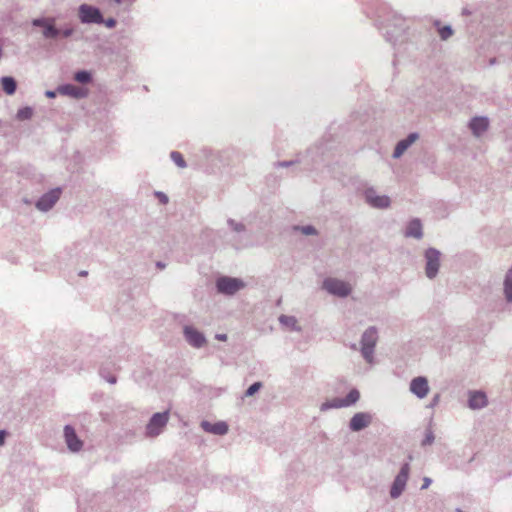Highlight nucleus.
Instances as JSON below:
<instances>
[{"mask_svg":"<svg viewBox=\"0 0 512 512\" xmlns=\"http://www.w3.org/2000/svg\"><path fill=\"white\" fill-rule=\"evenodd\" d=\"M323 288L330 294L345 297L351 292V286L336 278H327L323 282Z\"/></svg>","mask_w":512,"mask_h":512,"instance_id":"obj_1","label":"nucleus"},{"mask_svg":"<svg viewBox=\"0 0 512 512\" xmlns=\"http://www.w3.org/2000/svg\"><path fill=\"white\" fill-rule=\"evenodd\" d=\"M377 341V331L374 328L367 329L362 337V354L371 363L373 359V348Z\"/></svg>","mask_w":512,"mask_h":512,"instance_id":"obj_2","label":"nucleus"},{"mask_svg":"<svg viewBox=\"0 0 512 512\" xmlns=\"http://www.w3.org/2000/svg\"><path fill=\"white\" fill-rule=\"evenodd\" d=\"M360 398V393L356 389H352L345 399L334 398L331 401L325 402L321 406V410H326L330 408H341L348 407L355 404Z\"/></svg>","mask_w":512,"mask_h":512,"instance_id":"obj_3","label":"nucleus"},{"mask_svg":"<svg viewBox=\"0 0 512 512\" xmlns=\"http://www.w3.org/2000/svg\"><path fill=\"white\" fill-rule=\"evenodd\" d=\"M79 18L82 23L102 24L104 22L100 10L87 4H82L79 7Z\"/></svg>","mask_w":512,"mask_h":512,"instance_id":"obj_4","label":"nucleus"},{"mask_svg":"<svg viewBox=\"0 0 512 512\" xmlns=\"http://www.w3.org/2000/svg\"><path fill=\"white\" fill-rule=\"evenodd\" d=\"M409 472H410V466H409V464L406 463L401 467V470H400L399 474L396 476L394 483L391 487L390 494H391L392 498H397L404 490V488L406 486V482L409 477Z\"/></svg>","mask_w":512,"mask_h":512,"instance_id":"obj_5","label":"nucleus"},{"mask_svg":"<svg viewBox=\"0 0 512 512\" xmlns=\"http://www.w3.org/2000/svg\"><path fill=\"white\" fill-rule=\"evenodd\" d=\"M244 287V283L237 278L222 277L217 280L219 292L225 294H234Z\"/></svg>","mask_w":512,"mask_h":512,"instance_id":"obj_6","label":"nucleus"},{"mask_svg":"<svg viewBox=\"0 0 512 512\" xmlns=\"http://www.w3.org/2000/svg\"><path fill=\"white\" fill-rule=\"evenodd\" d=\"M426 257V275L429 278L436 276L440 265V253L435 249H428L425 253Z\"/></svg>","mask_w":512,"mask_h":512,"instance_id":"obj_7","label":"nucleus"},{"mask_svg":"<svg viewBox=\"0 0 512 512\" xmlns=\"http://www.w3.org/2000/svg\"><path fill=\"white\" fill-rule=\"evenodd\" d=\"M168 422V412L164 413H156L151 418L149 424L147 425V434L149 436H157L160 434L162 428Z\"/></svg>","mask_w":512,"mask_h":512,"instance_id":"obj_8","label":"nucleus"},{"mask_svg":"<svg viewBox=\"0 0 512 512\" xmlns=\"http://www.w3.org/2000/svg\"><path fill=\"white\" fill-rule=\"evenodd\" d=\"M61 194L60 189H54L43 195L37 202L36 206L42 211H47L57 202Z\"/></svg>","mask_w":512,"mask_h":512,"instance_id":"obj_9","label":"nucleus"},{"mask_svg":"<svg viewBox=\"0 0 512 512\" xmlns=\"http://www.w3.org/2000/svg\"><path fill=\"white\" fill-rule=\"evenodd\" d=\"M65 441L68 448L73 452H78L83 446V442L77 437L73 427L67 425L64 428Z\"/></svg>","mask_w":512,"mask_h":512,"instance_id":"obj_10","label":"nucleus"},{"mask_svg":"<svg viewBox=\"0 0 512 512\" xmlns=\"http://www.w3.org/2000/svg\"><path fill=\"white\" fill-rule=\"evenodd\" d=\"M33 25L43 27V35L46 38H55L59 34V31L55 28V20L53 18L35 19Z\"/></svg>","mask_w":512,"mask_h":512,"instance_id":"obj_11","label":"nucleus"},{"mask_svg":"<svg viewBox=\"0 0 512 512\" xmlns=\"http://www.w3.org/2000/svg\"><path fill=\"white\" fill-rule=\"evenodd\" d=\"M410 390L419 398H424L429 392L428 381L424 377H416L411 381Z\"/></svg>","mask_w":512,"mask_h":512,"instance_id":"obj_12","label":"nucleus"},{"mask_svg":"<svg viewBox=\"0 0 512 512\" xmlns=\"http://www.w3.org/2000/svg\"><path fill=\"white\" fill-rule=\"evenodd\" d=\"M371 415L368 413H356L350 420V429L352 431H360L371 423Z\"/></svg>","mask_w":512,"mask_h":512,"instance_id":"obj_13","label":"nucleus"},{"mask_svg":"<svg viewBox=\"0 0 512 512\" xmlns=\"http://www.w3.org/2000/svg\"><path fill=\"white\" fill-rule=\"evenodd\" d=\"M366 201L375 208H386L390 205L389 197L385 195H376L373 190L366 192Z\"/></svg>","mask_w":512,"mask_h":512,"instance_id":"obj_14","label":"nucleus"},{"mask_svg":"<svg viewBox=\"0 0 512 512\" xmlns=\"http://www.w3.org/2000/svg\"><path fill=\"white\" fill-rule=\"evenodd\" d=\"M185 337L187 341L194 347H201L205 343V338L203 334L199 331L195 330L192 327H185L184 329Z\"/></svg>","mask_w":512,"mask_h":512,"instance_id":"obj_15","label":"nucleus"},{"mask_svg":"<svg viewBox=\"0 0 512 512\" xmlns=\"http://www.w3.org/2000/svg\"><path fill=\"white\" fill-rule=\"evenodd\" d=\"M201 426L206 432L216 434V435H224L228 432V425L224 421H219L216 423H210L208 421H203Z\"/></svg>","mask_w":512,"mask_h":512,"instance_id":"obj_16","label":"nucleus"},{"mask_svg":"<svg viewBox=\"0 0 512 512\" xmlns=\"http://www.w3.org/2000/svg\"><path fill=\"white\" fill-rule=\"evenodd\" d=\"M487 405V397L485 393L474 391L470 393L469 407L471 409H479Z\"/></svg>","mask_w":512,"mask_h":512,"instance_id":"obj_17","label":"nucleus"},{"mask_svg":"<svg viewBox=\"0 0 512 512\" xmlns=\"http://www.w3.org/2000/svg\"><path fill=\"white\" fill-rule=\"evenodd\" d=\"M417 138L418 135L416 133H412L406 139L400 141L394 150L393 156L395 158L400 157L407 150V148L417 140Z\"/></svg>","mask_w":512,"mask_h":512,"instance_id":"obj_18","label":"nucleus"},{"mask_svg":"<svg viewBox=\"0 0 512 512\" xmlns=\"http://www.w3.org/2000/svg\"><path fill=\"white\" fill-rule=\"evenodd\" d=\"M59 92L74 98H83L87 95V91L74 85H65L59 88Z\"/></svg>","mask_w":512,"mask_h":512,"instance_id":"obj_19","label":"nucleus"},{"mask_svg":"<svg viewBox=\"0 0 512 512\" xmlns=\"http://www.w3.org/2000/svg\"><path fill=\"white\" fill-rule=\"evenodd\" d=\"M470 128L476 136L487 130L488 119L484 117H475L470 122Z\"/></svg>","mask_w":512,"mask_h":512,"instance_id":"obj_20","label":"nucleus"},{"mask_svg":"<svg viewBox=\"0 0 512 512\" xmlns=\"http://www.w3.org/2000/svg\"><path fill=\"white\" fill-rule=\"evenodd\" d=\"M405 236L418 239L422 237V225L418 219H414L408 224Z\"/></svg>","mask_w":512,"mask_h":512,"instance_id":"obj_21","label":"nucleus"},{"mask_svg":"<svg viewBox=\"0 0 512 512\" xmlns=\"http://www.w3.org/2000/svg\"><path fill=\"white\" fill-rule=\"evenodd\" d=\"M1 84L4 92L8 95H12L16 91V81L12 77H3Z\"/></svg>","mask_w":512,"mask_h":512,"instance_id":"obj_22","label":"nucleus"},{"mask_svg":"<svg viewBox=\"0 0 512 512\" xmlns=\"http://www.w3.org/2000/svg\"><path fill=\"white\" fill-rule=\"evenodd\" d=\"M504 292L506 298L511 301L512 300V269L507 272L505 282H504Z\"/></svg>","mask_w":512,"mask_h":512,"instance_id":"obj_23","label":"nucleus"},{"mask_svg":"<svg viewBox=\"0 0 512 512\" xmlns=\"http://www.w3.org/2000/svg\"><path fill=\"white\" fill-rule=\"evenodd\" d=\"M279 321H280L281 324H283L284 326H286V327H288L290 329H296L297 320L293 316L282 315L279 318Z\"/></svg>","mask_w":512,"mask_h":512,"instance_id":"obj_24","label":"nucleus"},{"mask_svg":"<svg viewBox=\"0 0 512 512\" xmlns=\"http://www.w3.org/2000/svg\"><path fill=\"white\" fill-rule=\"evenodd\" d=\"M33 115V110L30 107H24L17 112L18 120H27L30 119Z\"/></svg>","mask_w":512,"mask_h":512,"instance_id":"obj_25","label":"nucleus"},{"mask_svg":"<svg viewBox=\"0 0 512 512\" xmlns=\"http://www.w3.org/2000/svg\"><path fill=\"white\" fill-rule=\"evenodd\" d=\"M74 79L80 83H88L91 80V75L87 71H79L75 74Z\"/></svg>","mask_w":512,"mask_h":512,"instance_id":"obj_26","label":"nucleus"},{"mask_svg":"<svg viewBox=\"0 0 512 512\" xmlns=\"http://www.w3.org/2000/svg\"><path fill=\"white\" fill-rule=\"evenodd\" d=\"M171 159L180 168H184L186 166V163H185V160H184L182 154L177 151H174L171 153Z\"/></svg>","mask_w":512,"mask_h":512,"instance_id":"obj_27","label":"nucleus"},{"mask_svg":"<svg viewBox=\"0 0 512 512\" xmlns=\"http://www.w3.org/2000/svg\"><path fill=\"white\" fill-rule=\"evenodd\" d=\"M438 32H439V35H440L442 40L448 39L453 34V31H452L451 27H449V26L441 27L438 30Z\"/></svg>","mask_w":512,"mask_h":512,"instance_id":"obj_28","label":"nucleus"},{"mask_svg":"<svg viewBox=\"0 0 512 512\" xmlns=\"http://www.w3.org/2000/svg\"><path fill=\"white\" fill-rule=\"evenodd\" d=\"M261 386L262 384L260 382H255L246 390L245 395L253 396L261 388Z\"/></svg>","mask_w":512,"mask_h":512,"instance_id":"obj_29","label":"nucleus"},{"mask_svg":"<svg viewBox=\"0 0 512 512\" xmlns=\"http://www.w3.org/2000/svg\"><path fill=\"white\" fill-rule=\"evenodd\" d=\"M301 230H302V233H304L306 235H311V234L316 233L315 229L312 226L303 227Z\"/></svg>","mask_w":512,"mask_h":512,"instance_id":"obj_30","label":"nucleus"},{"mask_svg":"<svg viewBox=\"0 0 512 512\" xmlns=\"http://www.w3.org/2000/svg\"><path fill=\"white\" fill-rule=\"evenodd\" d=\"M156 196L160 200L161 203L166 204L168 202V197L164 193L157 192Z\"/></svg>","mask_w":512,"mask_h":512,"instance_id":"obj_31","label":"nucleus"},{"mask_svg":"<svg viewBox=\"0 0 512 512\" xmlns=\"http://www.w3.org/2000/svg\"><path fill=\"white\" fill-rule=\"evenodd\" d=\"M103 23L105 24V26H106V27H108V28H113V27H115V25H116V20H115V19H113V18H109V19H107V20H104V22H103Z\"/></svg>","mask_w":512,"mask_h":512,"instance_id":"obj_32","label":"nucleus"},{"mask_svg":"<svg viewBox=\"0 0 512 512\" xmlns=\"http://www.w3.org/2000/svg\"><path fill=\"white\" fill-rule=\"evenodd\" d=\"M434 440V436L432 435L431 432H429L427 435H426V438L425 440L423 441V444L426 445V444H431Z\"/></svg>","mask_w":512,"mask_h":512,"instance_id":"obj_33","label":"nucleus"},{"mask_svg":"<svg viewBox=\"0 0 512 512\" xmlns=\"http://www.w3.org/2000/svg\"><path fill=\"white\" fill-rule=\"evenodd\" d=\"M116 4L130 5L134 0H112Z\"/></svg>","mask_w":512,"mask_h":512,"instance_id":"obj_34","label":"nucleus"},{"mask_svg":"<svg viewBox=\"0 0 512 512\" xmlns=\"http://www.w3.org/2000/svg\"><path fill=\"white\" fill-rule=\"evenodd\" d=\"M423 481H424V483H423V485H422V489H426V488H428V487H429V485H430V483H431V479H430V478H428V477H425Z\"/></svg>","mask_w":512,"mask_h":512,"instance_id":"obj_35","label":"nucleus"},{"mask_svg":"<svg viewBox=\"0 0 512 512\" xmlns=\"http://www.w3.org/2000/svg\"><path fill=\"white\" fill-rule=\"evenodd\" d=\"M216 339L219 340V341H226L227 340V335L226 334H217L216 335Z\"/></svg>","mask_w":512,"mask_h":512,"instance_id":"obj_36","label":"nucleus"},{"mask_svg":"<svg viewBox=\"0 0 512 512\" xmlns=\"http://www.w3.org/2000/svg\"><path fill=\"white\" fill-rule=\"evenodd\" d=\"M4 440H5V432L0 431V446L4 444Z\"/></svg>","mask_w":512,"mask_h":512,"instance_id":"obj_37","label":"nucleus"},{"mask_svg":"<svg viewBox=\"0 0 512 512\" xmlns=\"http://www.w3.org/2000/svg\"><path fill=\"white\" fill-rule=\"evenodd\" d=\"M46 95H47L48 97H50V98H53V97H55V92H53V91H47V92H46Z\"/></svg>","mask_w":512,"mask_h":512,"instance_id":"obj_38","label":"nucleus"},{"mask_svg":"<svg viewBox=\"0 0 512 512\" xmlns=\"http://www.w3.org/2000/svg\"><path fill=\"white\" fill-rule=\"evenodd\" d=\"M71 33H72V30H71V29L66 30V31L64 32V36L68 37L69 35H71Z\"/></svg>","mask_w":512,"mask_h":512,"instance_id":"obj_39","label":"nucleus"}]
</instances>
